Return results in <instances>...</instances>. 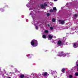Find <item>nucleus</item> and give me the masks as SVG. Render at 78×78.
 Segmentation results:
<instances>
[{
    "label": "nucleus",
    "mask_w": 78,
    "mask_h": 78,
    "mask_svg": "<svg viewBox=\"0 0 78 78\" xmlns=\"http://www.w3.org/2000/svg\"><path fill=\"white\" fill-rule=\"evenodd\" d=\"M50 29H51V30L53 29V28L52 27H50Z\"/></svg>",
    "instance_id": "nucleus-21"
},
{
    "label": "nucleus",
    "mask_w": 78,
    "mask_h": 78,
    "mask_svg": "<svg viewBox=\"0 0 78 78\" xmlns=\"http://www.w3.org/2000/svg\"><path fill=\"white\" fill-rule=\"evenodd\" d=\"M78 47V43H75L73 44V47L74 48H77Z\"/></svg>",
    "instance_id": "nucleus-5"
},
{
    "label": "nucleus",
    "mask_w": 78,
    "mask_h": 78,
    "mask_svg": "<svg viewBox=\"0 0 78 78\" xmlns=\"http://www.w3.org/2000/svg\"><path fill=\"white\" fill-rule=\"evenodd\" d=\"M31 75H32V76H34V74L33 73H32L31 74Z\"/></svg>",
    "instance_id": "nucleus-24"
},
{
    "label": "nucleus",
    "mask_w": 78,
    "mask_h": 78,
    "mask_svg": "<svg viewBox=\"0 0 78 78\" xmlns=\"http://www.w3.org/2000/svg\"><path fill=\"white\" fill-rule=\"evenodd\" d=\"M31 44L34 47L37 46V41L36 40H33L31 42Z\"/></svg>",
    "instance_id": "nucleus-2"
},
{
    "label": "nucleus",
    "mask_w": 78,
    "mask_h": 78,
    "mask_svg": "<svg viewBox=\"0 0 78 78\" xmlns=\"http://www.w3.org/2000/svg\"><path fill=\"white\" fill-rule=\"evenodd\" d=\"M30 2L28 4H27L26 5L27 6V7L28 8H29V7H30V6H31V1H30Z\"/></svg>",
    "instance_id": "nucleus-6"
},
{
    "label": "nucleus",
    "mask_w": 78,
    "mask_h": 78,
    "mask_svg": "<svg viewBox=\"0 0 78 78\" xmlns=\"http://www.w3.org/2000/svg\"><path fill=\"white\" fill-rule=\"evenodd\" d=\"M33 20H34V18H33Z\"/></svg>",
    "instance_id": "nucleus-35"
},
{
    "label": "nucleus",
    "mask_w": 78,
    "mask_h": 78,
    "mask_svg": "<svg viewBox=\"0 0 78 78\" xmlns=\"http://www.w3.org/2000/svg\"><path fill=\"white\" fill-rule=\"evenodd\" d=\"M24 75L23 74H21L19 76L20 78H24Z\"/></svg>",
    "instance_id": "nucleus-9"
},
{
    "label": "nucleus",
    "mask_w": 78,
    "mask_h": 78,
    "mask_svg": "<svg viewBox=\"0 0 78 78\" xmlns=\"http://www.w3.org/2000/svg\"><path fill=\"white\" fill-rule=\"evenodd\" d=\"M48 26H49V25H48Z\"/></svg>",
    "instance_id": "nucleus-36"
},
{
    "label": "nucleus",
    "mask_w": 78,
    "mask_h": 78,
    "mask_svg": "<svg viewBox=\"0 0 78 78\" xmlns=\"http://www.w3.org/2000/svg\"><path fill=\"white\" fill-rule=\"evenodd\" d=\"M31 8H30V9H29V10H31Z\"/></svg>",
    "instance_id": "nucleus-32"
},
{
    "label": "nucleus",
    "mask_w": 78,
    "mask_h": 78,
    "mask_svg": "<svg viewBox=\"0 0 78 78\" xmlns=\"http://www.w3.org/2000/svg\"><path fill=\"white\" fill-rule=\"evenodd\" d=\"M38 24L37 23V24H36V25H38Z\"/></svg>",
    "instance_id": "nucleus-34"
},
{
    "label": "nucleus",
    "mask_w": 78,
    "mask_h": 78,
    "mask_svg": "<svg viewBox=\"0 0 78 78\" xmlns=\"http://www.w3.org/2000/svg\"><path fill=\"white\" fill-rule=\"evenodd\" d=\"M66 45H68V42L66 43Z\"/></svg>",
    "instance_id": "nucleus-30"
},
{
    "label": "nucleus",
    "mask_w": 78,
    "mask_h": 78,
    "mask_svg": "<svg viewBox=\"0 0 78 78\" xmlns=\"http://www.w3.org/2000/svg\"><path fill=\"white\" fill-rule=\"evenodd\" d=\"M57 44L59 46H61L62 44V42L60 41H59L58 42Z\"/></svg>",
    "instance_id": "nucleus-4"
},
{
    "label": "nucleus",
    "mask_w": 78,
    "mask_h": 78,
    "mask_svg": "<svg viewBox=\"0 0 78 78\" xmlns=\"http://www.w3.org/2000/svg\"><path fill=\"white\" fill-rule=\"evenodd\" d=\"M68 3H67L66 4V6H67V4Z\"/></svg>",
    "instance_id": "nucleus-29"
},
{
    "label": "nucleus",
    "mask_w": 78,
    "mask_h": 78,
    "mask_svg": "<svg viewBox=\"0 0 78 78\" xmlns=\"http://www.w3.org/2000/svg\"><path fill=\"white\" fill-rule=\"evenodd\" d=\"M48 39L49 40H51V39H52V37H53V35L51 36L50 35H49L48 36Z\"/></svg>",
    "instance_id": "nucleus-8"
},
{
    "label": "nucleus",
    "mask_w": 78,
    "mask_h": 78,
    "mask_svg": "<svg viewBox=\"0 0 78 78\" xmlns=\"http://www.w3.org/2000/svg\"><path fill=\"white\" fill-rule=\"evenodd\" d=\"M59 22H60V24H62V25H63V24H64V20H59Z\"/></svg>",
    "instance_id": "nucleus-7"
},
{
    "label": "nucleus",
    "mask_w": 78,
    "mask_h": 78,
    "mask_svg": "<svg viewBox=\"0 0 78 78\" xmlns=\"http://www.w3.org/2000/svg\"><path fill=\"white\" fill-rule=\"evenodd\" d=\"M77 14H75L74 15V17H77Z\"/></svg>",
    "instance_id": "nucleus-20"
},
{
    "label": "nucleus",
    "mask_w": 78,
    "mask_h": 78,
    "mask_svg": "<svg viewBox=\"0 0 78 78\" xmlns=\"http://www.w3.org/2000/svg\"><path fill=\"white\" fill-rule=\"evenodd\" d=\"M44 32L45 33H48V31L47 30H46Z\"/></svg>",
    "instance_id": "nucleus-17"
},
{
    "label": "nucleus",
    "mask_w": 78,
    "mask_h": 78,
    "mask_svg": "<svg viewBox=\"0 0 78 78\" xmlns=\"http://www.w3.org/2000/svg\"><path fill=\"white\" fill-rule=\"evenodd\" d=\"M75 76H78V73H75Z\"/></svg>",
    "instance_id": "nucleus-15"
},
{
    "label": "nucleus",
    "mask_w": 78,
    "mask_h": 78,
    "mask_svg": "<svg viewBox=\"0 0 78 78\" xmlns=\"http://www.w3.org/2000/svg\"><path fill=\"white\" fill-rule=\"evenodd\" d=\"M69 78H72V75H69Z\"/></svg>",
    "instance_id": "nucleus-18"
},
{
    "label": "nucleus",
    "mask_w": 78,
    "mask_h": 78,
    "mask_svg": "<svg viewBox=\"0 0 78 78\" xmlns=\"http://www.w3.org/2000/svg\"><path fill=\"white\" fill-rule=\"evenodd\" d=\"M55 2H56L58 0H54Z\"/></svg>",
    "instance_id": "nucleus-27"
},
{
    "label": "nucleus",
    "mask_w": 78,
    "mask_h": 78,
    "mask_svg": "<svg viewBox=\"0 0 78 78\" xmlns=\"http://www.w3.org/2000/svg\"><path fill=\"white\" fill-rule=\"evenodd\" d=\"M65 70H66V69L65 68H63L62 69V72H63V73H64V72H64V71H65Z\"/></svg>",
    "instance_id": "nucleus-10"
},
{
    "label": "nucleus",
    "mask_w": 78,
    "mask_h": 78,
    "mask_svg": "<svg viewBox=\"0 0 78 78\" xmlns=\"http://www.w3.org/2000/svg\"><path fill=\"white\" fill-rule=\"evenodd\" d=\"M63 52H60L58 53V56L59 57H61V56H63L64 57V56H69V55H70V53H65L64 54H63Z\"/></svg>",
    "instance_id": "nucleus-1"
},
{
    "label": "nucleus",
    "mask_w": 78,
    "mask_h": 78,
    "mask_svg": "<svg viewBox=\"0 0 78 78\" xmlns=\"http://www.w3.org/2000/svg\"><path fill=\"white\" fill-rule=\"evenodd\" d=\"M50 16V14L49 13H48L47 14V16Z\"/></svg>",
    "instance_id": "nucleus-22"
},
{
    "label": "nucleus",
    "mask_w": 78,
    "mask_h": 78,
    "mask_svg": "<svg viewBox=\"0 0 78 78\" xmlns=\"http://www.w3.org/2000/svg\"><path fill=\"white\" fill-rule=\"evenodd\" d=\"M45 6H47V4H44V5L42 4H41L40 5V6L41 7V8H45Z\"/></svg>",
    "instance_id": "nucleus-3"
},
{
    "label": "nucleus",
    "mask_w": 78,
    "mask_h": 78,
    "mask_svg": "<svg viewBox=\"0 0 78 78\" xmlns=\"http://www.w3.org/2000/svg\"><path fill=\"white\" fill-rule=\"evenodd\" d=\"M34 25L35 26V28L36 30H37L38 29V26H36V24H35V23H34Z\"/></svg>",
    "instance_id": "nucleus-13"
},
{
    "label": "nucleus",
    "mask_w": 78,
    "mask_h": 78,
    "mask_svg": "<svg viewBox=\"0 0 78 78\" xmlns=\"http://www.w3.org/2000/svg\"><path fill=\"white\" fill-rule=\"evenodd\" d=\"M0 10L2 11H2V10H3V9H0Z\"/></svg>",
    "instance_id": "nucleus-25"
},
{
    "label": "nucleus",
    "mask_w": 78,
    "mask_h": 78,
    "mask_svg": "<svg viewBox=\"0 0 78 78\" xmlns=\"http://www.w3.org/2000/svg\"><path fill=\"white\" fill-rule=\"evenodd\" d=\"M53 10H54V11H56V8L55 7L53 8Z\"/></svg>",
    "instance_id": "nucleus-14"
},
{
    "label": "nucleus",
    "mask_w": 78,
    "mask_h": 78,
    "mask_svg": "<svg viewBox=\"0 0 78 78\" xmlns=\"http://www.w3.org/2000/svg\"><path fill=\"white\" fill-rule=\"evenodd\" d=\"M27 57L30 56V55H27Z\"/></svg>",
    "instance_id": "nucleus-28"
},
{
    "label": "nucleus",
    "mask_w": 78,
    "mask_h": 78,
    "mask_svg": "<svg viewBox=\"0 0 78 78\" xmlns=\"http://www.w3.org/2000/svg\"><path fill=\"white\" fill-rule=\"evenodd\" d=\"M39 76H37L36 78H38Z\"/></svg>",
    "instance_id": "nucleus-31"
},
{
    "label": "nucleus",
    "mask_w": 78,
    "mask_h": 78,
    "mask_svg": "<svg viewBox=\"0 0 78 78\" xmlns=\"http://www.w3.org/2000/svg\"><path fill=\"white\" fill-rule=\"evenodd\" d=\"M33 11H31V12L30 13V15H31L32 13H33Z\"/></svg>",
    "instance_id": "nucleus-23"
},
{
    "label": "nucleus",
    "mask_w": 78,
    "mask_h": 78,
    "mask_svg": "<svg viewBox=\"0 0 78 78\" xmlns=\"http://www.w3.org/2000/svg\"><path fill=\"white\" fill-rule=\"evenodd\" d=\"M50 12H53V10L52 9H51L50 10Z\"/></svg>",
    "instance_id": "nucleus-19"
},
{
    "label": "nucleus",
    "mask_w": 78,
    "mask_h": 78,
    "mask_svg": "<svg viewBox=\"0 0 78 78\" xmlns=\"http://www.w3.org/2000/svg\"><path fill=\"white\" fill-rule=\"evenodd\" d=\"M8 78H11V77H8Z\"/></svg>",
    "instance_id": "nucleus-33"
},
{
    "label": "nucleus",
    "mask_w": 78,
    "mask_h": 78,
    "mask_svg": "<svg viewBox=\"0 0 78 78\" xmlns=\"http://www.w3.org/2000/svg\"><path fill=\"white\" fill-rule=\"evenodd\" d=\"M43 75H44V76H47V72H45L43 73Z\"/></svg>",
    "instance_id": "nucleus-11"
},
{
    "label": "nucleus",
    "mask_w": 78,
    "mask_h": 78,
    "mask_svg": "<svg viewBox=\"0 0 78 78\" xmlns=\"http://www.w3.org/2000/svg\"><path fill=\"white\" fill-rule=\"evenodd\" d=\"M73 30H76V28H75L73 29Z\"/></svg>",
    "instance_id": "nucleus-26"
},
{
    "label": "nucleus",
    "mask_w": 78,
    "mask_h": 78,
    "mask_svg": "<svg viewBox=\"0 0 78 78\" xmlns=\"http://www.w3.org/2000/svg\"><path fill=\"white\" fill-rule=\"evenodd\" d=\"M52 21L53 22H55V19H52Z\"/></svg>",
    "instance_id": "nucleus-16"
},
{
    "label": "nucleus",
    "mask_w": 78,
    "mask_h": 78,
    "mask_svg": "<svg viewBox=\"0 0 78 78\" xmlns=\"http://www.w3.org/2000/svg\"><path fill=\"white\" fill-rule=\"evenodd\" d=\"M77 62H76V63Z\"/></svg>",
    "instance_id": "nucleus-37"
},
{
    "label": "nucleus",
    "mask_w": 78,
    "mask_h": 78,
    "mask_svg": "<svg viewBox=\"0 0 78 78\" xmlns=\"http://www.w3.org/2000/svg\"><path fill=\"white\" fill-rule=\"evenodd\" d=\"M42 37L43 38H44V39H45V38H46V35H43Z\"/></svg>",
    "instance_id": "nucleus-12"
}]
</instances>
